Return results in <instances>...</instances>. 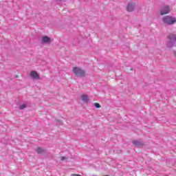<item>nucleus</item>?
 <instances>
[{"instance_id":"nucleus-15","label":"nucleus","mask_w":176,"mask_h":176,"mask_svg":"<svg viewBox=\"0 0 176 176\" xmlns=\"http://www.w3.org/2000/svg\"><path fill=\"white\" fill-rule=\"evenodd\" d=\"M58 1H63V0H58Z\"/></svg>"},{"instance_id":"nucleus-14","label":"nucleus","mask_w":176,"mask_h":176,"mask_svg":"<svg viewBox=\"0 0 176 176\" xmlns=\"http://www.w3.org/2000/svg\"><path fill=\"white\" fill-rule=\"evenodd\" d=\"M71 175H72V176H82V175H78V174H72Z\"/></svg>"},{"instance_id":"nucleus-9","label":"nucleus","mask_w":176,"mask_h":176,"mask_svg":"<svg viewBox=\"0 0 176 176\" xmlns=\"http://www.w3.org/2000/svg\"><path fill=\"white\" fill-rule=\"evenodd\" d=\"M81 100L83 101V102H85L87 104L89 102V96L86 94H83L81 96Z\"/></svg>"},{"instance_id":"nucleus-2","label":"nucleus","mask_w":176,"mask_h":176,"mask_svg":"<svg viewBox=\"0 0 176 176\" xmlns=\"http://www.w3.org/2000/svg\"><path fill=\"white\" fill-rule=\"evenodd\" d=\"M73 74L78 78H83L86 76V72L79 67H73Z\"/></svg>"},{"instance_id":"nucleus-3","label":"nucleus","mask_w":176,"mask_h":176,"mask_svg":"<svg viewBox=\"0 0 176 176\" xmlns=\"http://www.w3.org/2000/svg\"><path fill=\"white\" fill-rule=\"evenodd\" d=\"M162 21L164 24H166V25H173V24L176 23V18L167 15L162 18Z\"/></svg>"},{"instance_id":"nucleus-12","label":"nucleus","mask_w":176,"mask_h":176,"mask_svg":"<svg viewBox=\"0 0 176 176\" xmlns=\"http://www.w3.org/2000/svg\"><path fill=\"white\" fill-rule=\"evenodd\" d=\"M67 159H68V157H60V160H61L62 162H64V160H67Z\"/></svg>"},{"instance_id":"nucleus-8","label":"nucleus","mask_w":176,"mask_h":176,"mask_svg":"<svg viewBox=\"0 0 176 176\" xmlns=\"http://www.w3.org/2000/svg\"><path fill=\"white\" fill-rule=\"evenodd\" d=\"M132 144H133V145H135V146H138V148H141V146H142L144 145L142 142L138 141V140H133L132 142Z\"/></svg>"},{"instance_id":"nucleus-13","label":"nucleus","mask_w":176,"mask_h":176,"mask_svg":"<svg viewBox=\"0 0 176 176\" xmlns=\"http://www.w3.org/2000/svg\"><path fill=\"white\" fill-rule=\"evenodd\" d=\"M96 108H101V105L98 103H95Z\"/></svg>"},{"instance_id":"nucleus-11","label":"nucleus","mask_w":176,"mask_h":176,"mask_svg":"<svg viewBox=\"0 0 176 176\" xmlns=\"http://www.w3.org/2000/svg\"><path fill=\"white\" fill-rule=\"evenodd\" d=\"M25 108H27V104H21L19 106V109H25Z\"/></svg>"},{"instance_id":"nucleus-1","label":"nucleus","mask_w":176,"mask_h":176,"mask_svg":"<svg viewBox=\"0 0 176 176\" xmlns=\"http://www.w3.org/2000/svg\"><path fill=\"white\" fill-rule=\"evenodd\" d=\"M166 47L171 49L176 46V35L174 34H170L167 36Z\"/></svg>"},{"instance_id":"nucleus-4","label":"nucleus","mask_w":176,"mask_h":176,"mask_svg":"<svg viewBox=\"0 0 176 176\" xmlns=\"http://www.w3.org/2000/svg\"><path fill=\"white\" fill-rule=\"evenodd\" d=\"M170 12V6L166 5L162 6L160 10V14L161 16H164V14H168Z\"/></svg>"},{"instance_id":"nucleus-5","label":"nucleus","mask_w":176,"mask_h":176,"mask_svg":"<svg viewBox=\"0 0 176 176\" xmlns=\"http://www.w3.org/2000/svg\"><path fill=\"white\" fill-rule=\"evenodd\" d=\"M41 45H50L52 43V38L47 36H44L41 38Z\"/></svg>"},{"instance_id":"nucleus-6","label":"nucleus","mask_w":176,"mask_h":176,"mask_svg":"<svg viewBox=\"0 0 176 176\" xmlns=\"http://www.w3.org/2000/svg\"><path fill=\"white\" fill-rule=\"evenodd\" d=\"M134 9H135V3H129L126 6L127 12H134Z\"/></svg>"},{"instance_id":"nucleus-7","label":"nucleus","mask_w":176,"mask_h":176,"mask_svg":"<svg viewBox=\"0 0 176 176\" xmlns=\"http://www.w3.org/2000/svg\"><path fill=\"white\" fill-rule=\"evenodd\" d=\"M30 77L32 79H41V77L36 71H32L30 72Z\"/></svg>"},{"instance_id":"nucleus-10","label":"nucleus","mask_w":176,"mask_h":176,"mask_svg":"<svg viewBox=\"0 0 176 176\" xmlns=\"http://www.w3.org/2000/svg\"><path fill=\"white\" fill-rule=\"evenodd\" d=\"M36 152L38 154H42V153H46V150L41 148V147H38L36 149Z\"/></svg>"}]
</instances>
